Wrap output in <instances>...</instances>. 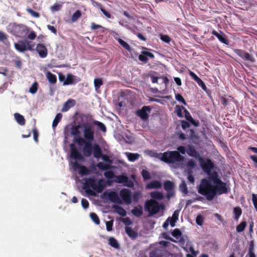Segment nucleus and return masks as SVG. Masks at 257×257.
I'll return each mask as SVG.
<instances>
[{
    "mask_svg": "<svg viewBox=\"0 0 257 257\" xmlns=\"http://www.w3.org/2000/svg\"><path fill=\"white\" fill-rule=\"evenodd\" d=\"M228 191L226 183L220 179L215 171L209 174L207 178L202 179L198 188V193L205 196L208 200H212L217 194L227 193Z\"/></svg>",
    "mask_w": 257,
    "mask_h": 257,
    "instance_id": "f257e3e1",
    "label": "nucleus"
},
{
    "mask_svg": "<svg viewBox=\"0 0 257 257\" xmlns=\"http://www.w3.org/2000/svg\"><path fill=\"white\" fill-rule=\"evenodd\" d=\"M93 141H86L83 138H79L76 140V144L81 147L84 145L82 149L83 155L78 150L74 144L70 145V157L75 160L84 161V157L88 158L93 155L96 159L100 158L101 155V149L97 144H92Z\"/></svg>",
    "mask_w": 257,
    "mask_h": 257,
    "instance_id": "f03ea898",
    "label": "nucleus"
},
{
    "mask_svg": "<svg viewBox=\"0 0 257 257\" xmlns=\"http://www.w3.org/2000/svg\"><path fill=\"white\" fill-rule=\"evenodd\" d=\"M161 155V160L167 164L179 163L184 160V157L177 151H167Z\"/></svg>",
    "mask_w": 257,
    "mask_h": 257,
    "instance_id": "7ed1b4c3",
    "label": "nucleus"
},
{
    "mask_svg": "<svg viewBox=\"0 0 257 257\" xmlns=\"http://www.w3.org/2000/svg\"><path fill=\"white\" fill-rule=\"evenodd\" d=\"M144 208L145 211H148L150 216H152L157 214L160 209L164 210L165 206L163 203L159 204L156 200L151 199L146 201Z\"/></svg>",
    "mask_w": 257,
    "mask_h": 257,
    "instance_id": "20e7f679",
    "label": "nucleus"
},
{
    "mask_svg": "<svg viewBox=\"0 0 257 257\" xmlns=\"http://www.w3.org/2000/svg\"><path fill=\"white\" fill-rule=\"evenodd\" d=\"M82 126L84 137L83 138L86 141H93L95 138L94 126L89 123H83Z\"/></svg>",
    "mask_w": 257,
    "mask_h": 257,
    "instance_id": "39448f33",
    "label": "nucleus"
},
{
    "mask_svg": "<svg viewBox=\"0 0 257 257\" xmlns=\"http://www.w3.org/2000/svg\"><path fill=\"white\" fill-rule=\"evenodd\" d=\"M29 30V28L25 25H14L12 32L16 37L24 38L28 35Z\"/></svg>",
    "mask_w": 257,
    "mask_h": 257,
    "instance_id": "423d86ee",
    "label": "nucleus"
},
{
    "mask_svg": "<svg viewBox=\"0 0 257 257\" xmlns=\"http://www.w3.org/2000/svg\"><path fill=\"white\" fill-rule=\"evenodd\" d=\"M100 158H101L105 162L108 163V164H104L103 162H98L96 164V166L101 170H108L111 169L112 166L111 164H112L113 161L111 159H110L109 157L107 155H104L102 154V152L101 151V155L100 156Z\"/></svg>",
    "mask_w": 257,
    "mask_h": 257,
    "instance_id": "0eeeda50",
    "label": "nucleus"
},
{
    "mask_svg": "<svg viewBox=\"0 0 257 257\" xmlns=\"http://www.w3.org/2000/svg\"><path fill=\"white\" fill-rule=\"evenodd\" d=\"M198 160L200 166L204 171L208 174V176H209V174L212 173L211 171L214 168V165L213 163L210 159L205 160L201 157L199 158Z\"/></svg>",
    "mask_w": 257,
    "mask_h": 257,
    "instance_id": "6e6552de",
    "label": "nucleus"
},
{
    "mask_svg": "<svg viewBox=\"0 0 257 257\" xmlns=\"http://www.w3.org/2000/svg\"><path fill=\"white\" fill-rule=\"evenodd\" d=\"M151 111V108L150 106H144L141 109L137 110L136 114L140 117L142 120L147 121L149 119V114Z\"/></svg>",
    "mask_w": 257,
    "mask_h": 257,
    "instance_id": "1a4fd4ad",
    "label": "nucleus"
},
{
    "mask_svg": "<svg viewBox=\"0 0 257 257\" xmlns=\"http://www.w3.org/2000/svg\"><path fill=\"white\" fill-rule=\"evenodd\" d=\"M77 160L71 163V165L74 170H78V173L82 176L87 175L90 173V171L85 166L79 164Z\"/></svg>",
    "mask_w": 257,
    "mask_h": 257,
    "instance_id": "9d476101",
    "label": "nucleus"
},
{
    "mask_svg": "<svg viewBox=\"0 0 257 257\" xmlns=\"http://www.w3.org/2000/svg\"><path fill=\"white\" fill-rule=\"evenodd\" d=\"M233 51L236 54L241 57L243 60L248 61L252 63L255 62V59L245 51L239 49H234Z\"/></svg>",
    "mask_w": 257,
    "mask_h": 257,
    "instance_id": "9b49d317",
    "label": "nucleus"
},
{
    "mask_svg": "<svg viewBox=\"0 0 257 257\" xmlns=\"http://www.w3.org/2000/svg\"><path fill=\"white\" fill-rule=\"evenodd\" d=\"M96 181L93 178L86 179L84 184V188L86 189V192L89 194L93 195V192L91 190H87L89 187H91L94 190L95 189Z\"/></svg>",
    "mask_w": 257,
    "mask_h": 257,
    "instance_id": "f8f14e48",
    "label": "nucleus"
},
{
    "mask_svg": "<svg viewBox=\"0 0 257 257\" xmlns=\"http://www.w3.org/2000/svg\"><path fill=\"white\" fill-rule=\"evenodd\" d=\"M119 195L126 204H130L132 203V193L129 189H122L119 192Z\"/></svg>",
    "mask_w": 257,
    "mask_h": 257,
    "instance_id": "ddd939ff",
    "label": "nucleus"
},
{
    "mask_svg": "<svg viewBox=\"0 0 257 257\" xmlns=\"http://www.w3.org/2000/svg\"><path fill=\"white\" fill-rule=\"evenodd\" d=\"M35 50L42 58L46 57L48 55V50L44 44H38Z\"/></svg>",
    "mask_w": 257,
    "mask_h": 257,
    "instance_id": "4468645a",
    "label": "nucleus"
},
{
    "mask_svg": "<svg viewBox=\"0 0 257 257\" xmlns=\"http://www.w3.org/2000/svg\"><path fill=\"white\" fill-rule=\"evenodd\" d=\"M186 153L187 154L191 156L194 157L195 158H199L201 157L199 154L195 150V148L194 146L188 145L186 147Z\"/></svg>",
    "mask_w": 257,
    "mask_h": 257,
    "instance_id": "2eb2a0df",
    "label": "nucleus"
},
{
    "mask_svg": "<svg viewBox=\"0 0 257 257\" xmlns=\"http://www.w3.org/2000/svg\"><path fill=\"white\" fill-rule=\"evenodd\" d=\"M212 34L216 36L221 43L226 45L228 44V41L227 39L226 36L222 32L220 31L219 33H218L213 30L212 32Z\"/></svg>",
    "mask_w": 257,
    "mask_h": 257,
    "instance_id": "dca6fc26",
    "label": "nucleus"
},
{
    "mask_svg": "<svg viewBox=\"0 0 257 257\" xmlns=\"http://www.w3.org/2000/svg\"><path fill=\"white\" fill-rule=\"evenodd\" d=\"M147 57H149L151 58H154V55L149 52L147 51H142V54L139 55V59L140 61L143 62L144 63H147L148 62V59Z\"/></svg>",
    "mask_w": 257,
    "mask_h": 257,
    "instance_id": "f3484780",
    "label": "nucleus"
},
{
    "mask_svg": "<svg viewBox=\"0 0 257 257\" xmlns=\"http://www.w3.org/2000/svg\"><path fill=\"white\" fill-rule=\"evenodd\" d=\"M80 126L79 125L73 126L71 130V134L74 136V142L76 143V140L79 138H82L80 136V132L79 129Z\"/></svg>",
    "mask_w": 257,
    "mask_h": 257,
    "instance_id": "a211bd4d",
    "label": "nucleus"
},
{
    "mask_svg": "<svg viewBox=\"0 0 257 257\" xmlns=\"http://www.w3.org/2000/svg\"><path fill=\"white\" fill-rule=\"evenodd\" d=\"M76 104V101L73 99H69L64 103L62 108V112L67 111L70 108L73 107Z\"/></svg>",
    "mask_w": 257,
    "mask_h": 257,
    "instance_id": "6ab92c4d",
    "label": "nucleus"
},
{
    "mask_svg": "<svg viewBox=\"0 0 257 257\" xmlns=\"http://www.w3.org/2000/svg\"><path fill=\"white\" fill-rule=\"evenodd\" d=\"M125 231L127 235L133 240L136 239L138 236V232L130 226H126L125 227Z\"/></svg>",
    "mask_w": 257,
    "mask_h": 257,
    "instance_id": "aec40b11",
    "label": "nucleus"
},
{
    "mask_svg": "<svg viewBox=\"0 0 257 257\" xmlns=\"http://www.w3.org/2000/svg\"><path fill=\"white\" fill-rule=\"evenodd\" d=\"M185 117L186 119L191 124L195 126H198L199 125V122L198 120H195L191 116L190 112L186 109H184Z\"/></svg>",
    "mask_w": 257,
    "mask_h": 257,
    "instance_id": "412c9836",
    "label": "nucleus"
},
{
    "mask_svg": "<svg viewBox=\"0 0 257 257\" xmlns=\"http://www.w3.org/2000/svg\"><path fill=\"white\" fill-rule=\"evenodd\" d=\"M109 199L113 203L120 204L121 203V200L120 199L117 194L115 192H110L108 195Z\"/></svg>",
    "mask_w": 257,
    "mask_h": 257,
    "instance_id": "4be33fe9",
    "label": "nucleus"
},
{
    "mask_svg": "<svg viewBox=\"0 0 257 257\" xmlns=\"http://www.w3.org/2000/svg\"><path fill=\"white\" fill-rule=\"evenodd\" d=\"M15 47L20 52H24L27 50L24 40L20 41L18 43H15Z\"/></svg>",
    "mask_w": 257,
    "mask_h": 257,
    "instance_id": "5701e85b",
    "label": "nucleus"
},
{
    "mask_svg": "<svg viewBox=\"0 0 257 257\" xmlns=\"http://www.w3.org/2000/svg\"><path fill=\"white\" fill-rule=\"evenodd\" d=\"M162 184L160 182L157 180H155L151 182L150 183L146 185V189H159L161 188Z\"/></svg>",
    "mask_w": 257,
    "mask_h": 257,
    "instance_id": "b1692460",
    "label": "nucleus"
},
{
    "mask_svg": "<svg viewBox=\"0 0 257 257\" xmlns=\"http://www.w3.org/2000/svg\"><path fill=\"white\" fill-rule=\"evenodd\" d=\"M131 212L134 216L139 217L143 214V207L141 205L139 207H135L132 210Z\"/></svg>",
    "mask_w": 257,
    "mask_h": 257,
    "instance_id": "393cba45",
    "label": "nucleus"
},
{
    "mask_svg": "<svg viewBox=\"0 0 257 257\" xmlns=\"http://www.w3.org/2000/svg\"><path fill=\"white\" fill-rule=\"evenodd\" d=\"M105 186V184L104 180L100 179L98 182L96 183L95 191L100 193L103 191Z\"/></svg>",
    "mask_w": 257,
    "mask_h": 257,
    "instance_id": "a878e982",
    "label": "nucleus"
},
{
    "mask_svg": "<svg viewBox=\"0 0 257 257\" xmlns=\"http://www.w3.org/2000/svg\"><path fill=\"white\" fill-rule=\"evenodd\" d=\"M14 117L17 122L21 125H24L25 124V119L22 115L18 113H15L14 114Z\"/></svg>",
    "mask_w": 257,
    "mask_h": 257,
    "instance_id": "bb28decb",
    "label": "nucleus"
},
{
    "mask_svg": "<svg viewBox=\"0 0 257 257\" xmlns=\"http://www.w3.org/2000/svg\"><path fill=\"white\" fill-rule=\"evenodd\" d=\"M114 38H115V39H116L118 42L119 44L124 49H125V50H126L128 52H131V48L130 46L126 42H125L124 41H123L122 39H121L120 38H116L115 37H114Z\"/></svg>",
    "mask_w": 257,
    "mask_h": 257,
    "instance_id": "cd10ccee",
    "label": "nucleus"
},
{
    "mask_svg": "<svg viewBox=\"0 0 257 257\" xmlns=\"http://www.w3.org/2000/svg\"><path fill=\"white\" fill-rule=\"evenodd\" d=\"M108 244L114 248H119V244L117 240L113 237H110L108 239Z\"/></svg>",
    "mask_w": 257,
    "mask_h": 257,
    "instance_id": "c85d7f7f",
    "label": "nucleus"
},
{
    "mask_svg": "<svg viewBox=\"0 0 257 257\" xmlns=\"http://www.w3.org/2000/svg\"><path fill=\"white\" fill-rule=\"evenodd\" d=\"M24 41L27 50H29L30 51H35V43L33 42L32 41H29L28 40H24Z\"/></svg>",
    "mask_w": 257,
    "mask_h": 257,
    "instance_id": "c756f323",
    "label": "nucleus"
},
{
    "mask_svg": "<svg viewBox=\"0 0 257 257\" xmlns=\"http://www.w3.org/2000/svg\"><path fill=\"white\" fill-rule=\"evenodd\" d=\"M233 214L234 215V219L237 221L242 214V210L239 207H235L233 208Z\"/></svg>",
    "mask_w": 257,
    "mask_h": 257,
    "instance_id": "7c9ffc66",
    "label": "nucleus"
},
{
    "mask_svg": "<svg viewBox=\"0 0 257 257\" xmlns=\"http://www.w3.org/2000/svg\"><path fill=\"white\" fill-rule=\"evenodd\" d=\"M113 208H114L116 212L118 213L119 215L123 217L126 216V211L122 207L118 205H115L113 206Z\"/></svg>",
    "mask_w": 257,
    "mask_h": 257,
    "instance_id": "2f4dec72",
    "label": "nucleus"
},
{
    "mask_svg": "<svg viewBox=\"0 0 257 257\" xmlns=\"http://www.w3.org/2000/svg\"><path fill=\"white\" fill-rule=\"evenodd\" d=\"M74 76L72 74H67L66 79L63 82V85H68L74 83Z\"/></svg>",
    "mask_w": 257,
    "mask_h": 257,
    "instance_id": "473e14b6",
    "label": "nucleus"
},
{
    "mask_svg": "<svg viewBox=\"0 0 257 257\" xmlns=\"http://www.w3.org/2000/svg\"><path fill=\"white\" fill-rule=\"evenodd\" d=\"M96 6L98 7L100 10H101V12L103 14V15L107 18H111V14L107 12L102 7V5L100 3H98V2H95Z\"/></svg>",
    "mask_w": 257,
    "mask_h": 257,
    "instance_id": "72a5a7b5",
    "label": "nucleus"
},
{
    "mask_svg": "<svg viewBox=\"0 0 257 257\" xmlns=\"http://www.w3.org/2000/svg\"><path fill=\"white\" fill-rule=\"evenodd\" d=\"M164 187L165 190L170 191L174 189V184L173 182L170 181H166L164 182Z\"/></svg>",
    "mask_w": 257,
    "mask_h": 257,
    "instance_id": "f704fd0d",
    "label": "nucleus"
},
{
    "mask_svg": "<svg viewBox=\"0 0 257 257\" xmlns=\"http://www.w3.org/2000/svg\"><path fill=\"white\" fill-rule=\"evenodd\" d=\"M47 78L51 83L55 84L57 82L56 76L50 72H47Z\"/></svg>",
    "mask_w": 257,
    "mask_h": 257,
    "instance_id": "c9c22d12",
    "label": "nucleus"
},
{
    "mask_svg": "<svg viewBox=\"0 0 257 257\" xmlns=\"http://www.w3.org/2000/svg\"><path fill=\"white\" fill-rule=\"evenodd\" d=\"M114 182L118 183H124L127 181V177L125 175H118L115 177Z\"/></svg>",
    "mask_w": 257,
    "mask_h": 257,
    "instance_id": "e433bc0d",
    "label": "nucleus"
},
{
    "mask_svg": "<svg viewBox=\"0 0 257 257\" xmlns=\"http://www.w3.org/2000/svg\"><path fill=\"white\" fill-rule=\"evenodd\" d=\"M184 109H186L184 106H180L179 105H176L175 109V112L177 113V115L179 117H183V113L182 111H184Z\"/></svg>",
    "mask_w": 257,
    "mask_h": 257,
    "instance_id": "4c0bfd02",
    "label": "nucleus"
},
{
    "mask_svg": "<svg viewBox=\"0 0 257 257\" xmlns=\"http://www.w3.org/2000/svg\"><path fill=\"white\" fill-rule=\"evenodd\" d=\"M62 117V114L60 113H58L56 114L54 119L52 123V127L53 128H55L56 127L59 122V121L61 120V118Z\"/></svg>",
    "mask_w": 257,
    "mask_h": 257,
    "instance_id": "58836bf2",
    "label": "nucleus"
},
{
    "mask_svg": "<svg viewBox=\"0 0 257 257\" xmlns=\"http://www.w3.org/2000/svg\"><path fill=\"white\" fill-rule=\"evenodd\" d=\"M127 156L130 161L134 162L139 158V155L138 154L127 153Z\"/></svg>",
    "mask_w": 257,
    "mask_h": 257,
    "instance_id": "ea45409f",
    "label": "nucleus"
},
{
    "mask_svg": "<svg viewBox=\"0 0 257 257\" xmlns=\"http://www.w3.org/2000/svg\"><path fill=\"white\" fill-rule=\"evenodd\" d=\"M246 226V222L245 221H242L239 224H238L236 226V231L238 232H241L243 231L244 230Z\"/></svg>",
    "mask_w": 257,
    "mask_h": 257,
    "instance_id": "a19ab883",
    "label": "nucleus"
},
{
    "mask_svg": "<svg viewBox=\"0 0 257 257\" xmlns=\"http://www.w3.org/2000/svg\"><path fill=\"white\" fill-rule=\"evenodd\" d=\"M151 196L152 198L161 200L163 198V196L161 192H152L151 193Z\"/></svg>",
    "mask_w": 257,
    "mask_h": 257,
    "instance_id": "79ce46f5",
    "label": "nucleus"
},
{
    "mask_svg": "<svg viewBox=\"0 0 257 257\" xmlns=\"http://www.w3.org/2000/svg\"><path fill=\"white\" fill-rule=\"evenodd\" d=\"M172 236L176 239H179L182 235V232L178 228H176L171 233Z\"/></svg>",
    "mask_w": 257,
    "mask_h": 257,
    "instance_id": "37998d69",
    "label": "nucleus"
},
{
    "mask_svg": "<svg viewBox=\"0 0 257 257\" xmlns=\"http://www.w3.org/2000/svg\"><path fill=\"white\" fill-rule=\"evenodd\" d=\"M94 85L96 90L99 89L103 85V81L101 78H95L94 80Z\"/></svg>",
    "mask_w": 257,
    "mask_h": 257,
    "instance_id": "c03bdc74",
    "label": "nucleus"
},
{
    "mask_svg": "<svg viewBox=\"0 0 257 257\" xmlns=\"http://www.w3.org/2000/svg\"><path fill=\"white\" fill-rule=\"evenodd\" d=\"M94 123L96 124L98 128L102 132H105L106 131V128L105 127V125L101 122H100L99 121H95L94 122Z\"/></svg>",
    "mask_w": 257,
    "mask_h": 257,
    "instance_id": "a18cd8bd",
    "label": "nucleus"
},
{
    "mask_svg": "<svg viewBox=\"0 0 257 257\" xmlns=\"http://www.w3.org/2000/svg\"><path fill=\"white\" fill-rule=\"evenodd\" d=\"M142 175L144 181L150 180L151 178L150 173L146 170H143Z\"/></svg>",
    "mask_w": 257,
    "mask_h": 257,
    "instance_id": "49530a36",
    "label": "nucleus"
},
{
    "mask_svg": "<svg viewBox=\"0 0 257 257\" xmlns=\"http://www.w3.org/2000/svg\"><path fill=\"white\" fill-rule=\"evenodd\" d=\"M90 216L93 221L96 224L98 225L100 224V220L98 215L95 213H91Z\"/></svg>",
    "mask_w": 257,
    "mask_h": 257,
    "instance_id": "de8ad7c7",
    "label": "nucleus"
},
{
    "mask_svg": "<svg viewBox=\"0 0 257 257\" xmlns=\"http://www.w3.org/2000/svg\"><path fill=\"white\" fill-rule=\"evenodd\" d=\"M38 88V83L37 82L33 83L29 89V92L32 94H35L37 92Z\"/></svg>",
    "mask_w": 257,
    "mask_h": 257,
    "instance_id": "09e8293b",
    "label": "nucleus"
},
{
    "mask_svg": "<svg viewBox=\"0 0 257 257\" xmlns=\"http://www.w3.org/2000/svg\"><path fill=\"white\" fill-rule=\"evenodd\" d=\"M81 16V12L79 10H77L72 15L71 20L72 22L76 21Z\"/></svg>",
    "mask_w": 257,
    "mask_h": 257,
    "instance_id": "8fccbe9b",
    "label": "nucleus"
},
{
    "mask_svg": "<svg viewBox=\"0 0 257 257\" xmlns=\"http://www.w3.org/2000/svg\"><path fill=\"white\" fill-rule=\"evenodd\" d=\"M175 98L177 101H178L180 102H181L184 105H187L186 101H185V99L183 98L181 94L179 93L176 94Z\"/></svg>",
    "mask_w": 257,
    "mask_h": 257,
    "instance_id": "3c124183",
    "label": "nucleus"
},
{
    "mask_svg": "<svg viewBox=\"0 0 257 257\" xmlns=\"http://www.w3.org/2000/svg\"><path fill=\"white\" fill-rule=\"evenodd\" d=\"M160 38L162 41L167 44H169L171 41V38L167 35L161 34L160 35Z\"/></svg>",
    "mask_w": 257,
    "mask_h": 257,
    "instance_id": "603ef678",
    "label": "nucleus"
},
{
    "mask_svg": "<svg viewBox=\"0 0 257 257\" xmlns=\"http://www.w3.org/2000/svg\"><path fill=\"white\" fill-rule=\"evenodd\" d=\"M248 255L249 257H256L255 254L254 252H253V241H251V243L249 245Z\"/></svg>",
    "mask_w": 257,
    "mask_h": 257,
    "instance_id": "864d4df0",
    "label": "nucleus"
},
{
    "mask_svg": "<svg viewBox=\"0 0 257 257\" xmlns=\"http://www.w3.org/2000/svg\"><path fill=\"white\" fill-rule=\"evenodd\" d=\"M180 189L185 194H187L188 193L187 187L184 181H182L181 184L180 185Z\"/></svg>",
    "mask_w": 257,
    "mask_h": 257,
    "instance_id": "5fc2aeb1",
    "label": "nucleus"
},
{
    "mask_svg": "<svg viewBox=\"0 0 257 257\" xmlns=\"http://www.w3.org/2000/svg\"><path fill=\"white\" fill-rule=\"evenodd\" d=\"M104 176L108 179H112L115 177L114 173L112 171H107L104 173Z\"/></svg>",
    "mask_w": 257,
    "mask_h": 257,
    "instance_id": "6e6d98bb",
    "label": "nucleus"
},
{
    "mask_svg": "<svg viewBox=\"0 0 257 257\" xmlns=\"http://www.w3.org/2000/svg\"><path fill=\"white\" fill-rule=\"evenodd\" d=\"M27 11L35 18H39L40 17V14L38 12H35L30 8L27 9Z\"/></svg>",
    "mask_w": 257,
    "mask_h": 257,
    "instance_id": "4d7b16f0",
    "label": "nucleus"
},
{
    "mask_svg": "<svg viewBox=\"0 0 257 257\" xmlns=\"http://www.w3.org/2000/svg\"><path fill=\"white\" fill-rule=\"evenodd\" d=\"M252 201L254 208L257 212V194L254 193L252 194Z\"/></svg>",
    "mask_w": 257,
    "mask_h": 257,
    "instance_id": "13d9d810",
    "label": "nucleus"
},
{
    "mask_svg": "<svg viewBox=\"0 0 257 257\" xmlns=\"http://www.w3.org/2000/svg\"><path fill=\"white\" fill-rule=\"evenodd\" d=\"M106 230L108 231H111L112 230L113 220H110L106 222Z\"/></svg>",
    "mask_w": 257,
    "mask_h": 257,
    "instance_id": "bf43d9fd",
    "label": "nucleus"
},
{
    "mask_svg": "<svg viewBox=\"0 0 257 257\" xmlns=\"http://www.w3.org/2000/svg\"><path fill=\"white\" fill-rule=\"evenodd\" d=\"M81 204L84 209H86L89 207V202L88 200L85 198H82L81 200Z\"/></svg>",
    "mask_w": 257,
    "mask_h": 257,
    "instance_id": "052dcab7",
    "label": "nucleus"
},
{
    "mask_svg": "<svg viewBox=\"0 0 257 257\" xmlns=\"http://www.w3.org/2000/svg\"><path fill=\"white\" fill-rule=\"evenodd\" d=\"M33 133L34 140L36 143H37L38 142L39 133L36 127L33 129Z\"/></svg>",
    "mask_w": 257,
    "mask_h": 257,
    "instance_id": "680f3d73",
    "label": "nucleus"
},
{
    "mask_svg": "<svg viewBox=\"0 0 257 257\" xmlns=\"http://www.w3.org/2000/svg\"><path fill=\"white\" fill-rule=\"evenodd\" d=\"M187 167L188 168L192 169L195 167V163L192 160H189L187 163Z\"/></svg>",
    "mask_w": 257,
    "mask_h": 257,
    "instance_id": "e2e57ef3",
    "label": "nucleus"
},
{
    "mask_svg": "<svg viewBox=\"0 0 257 257\" xmlns=\"http://www.w3.org/2000/svg\"><path fill=\"white\" fill-rule=\"evenodd\" d=\"M189 74L190 76H191L192 79L196 82H197L200 79V78L196 74L191 71H189Z\"/></svg>",
    "mask_w": 257,
    "mask_h": 257,
    "instance_id": "0e129e2a",
    "label": "nucleus"
},
{
    "mask_svg": "<svg viewBox=\"0 0 257 257\" xmlns=\"http://www.w3.org/2000/svg\"><path fill=\"white\" fill-rule=\"evenodd\" d=\"M196 222L198 225L201 226L203 224V217L200 215H198L196 218Z\"/></svg>",
    "mask_w": 257,
    "mask_h": 257,
    "instance_id": "69168bd1",
    "label": "nucleus"
},
{
    "mask_svg": "<svg viewBox=\"0 0 257 257\" xmlns=\"http://www.w3.org/2000/svg\"><path fill=\"white\" fill-rule=\"evenodd\" d=\"M181 126L183 130H185L190 127V123L186 120H181Z\"/></svg>",
    "mask_w": 257,
    "mask_h": 257,
    "instance_id": "338daca9",
    "label": "nucleus"
},
{
    "mask_svg": "<svg viewBox=\"0 0 257 257\" xmlns=\"http://www.w3.org/2000/svg\"><path fill=\"white\" fill-rule=\"evenodd\" d=\"M36 37L37 35L36 33L34 31H32L29 35H28L27 38L29 40H34L36 39Z\"/></svg>",
    "mask_w": 257,
    "mask_h": 257,
    "instance_id": "774afa93",
    "label": "nucleus"
}]
</instances>
